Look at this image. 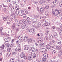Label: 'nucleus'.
I'll list each match as a JSON object with an SVG mask.
<instances>
[{"label":"nucleus","mask_w":62,"mask_h":62,"mask_svg":"<svg viewBox=\"0 0 62 62\" xmlns=\"http://www.w3.org/2000/svg\"><path fill=\"white\" fill-rule=\"evenodd\" d=\"M8 49H7V51H10V50H11V48H8Z\"/></svg>","instance_id":"obj_59"},{"label":"nucleus","mask_w":62,"mask_h":62,"mask_svg":"<svg viewBox=\"0 0 62 62\" xmlns=\"http://www.w3.org/2000/svg\"><path fill=\"white\" fill-rule=\"evenodd\" d=\"M23 21L24 22H25L26 23H27V22H28V20H27V19L26 18L25 19H24L23 20Z\"/></svg>","instance_id":"obj_51"},{"label":"nucleus","mask_w":62,"mask_h":62,"mask_svg":"<svg viewBox=\"0 0 62 62\" xmlns=\"http://www.w3.org/2000/svg\"><path fill=\"white\" fill-rule=\"evenodd\" d=\"M16 8H19V5L17 4H16L15 6Z\"/></svg>","instance_id":"obj_53"},{"label":"nucleus","mask_w":62,"mask_h":62,"mask_svg":"<svg viewBox=\"0 0 62 62\" xmlns=\"http://www.w3.org/2000/svg\"><path fill=\"white\" fill-rule=\"evenodd\" d=\"M49 8V6L48 5H46L45 6L44 8V9L45 8L46 9H47Z\"/></svg>","instance_id":"obj_19"},{"label":"nucleus","mask_w":62,"mask_h":62,"mask_svg":"<svg viewBox=\"0 0 62 62\" xmlns=\"http://www.w3.org/2000/svg\"><path fill=\"white\" fill-rule=\"evenodd\" d=\"M15 18H16V17L14 16H12V18L13 19V20H14V19H15Z\"/></svg>","instance_id":"obj_57"},{"label":"nucleus","mask_w":62,"mask_h":62,"mask_svg":"<svg viewBox=\"0 0 62 62\" xmlns=\"http://www.w3.org/2000/svg\"><path fill=\"white\" fill-rule=\"evenodd\" d=\"M8 37L7 38L4 39V41L6 42H8Z\"/></svg>","instance_id":"obj_24"},{"label":"nucleus","mask_w":62,"mask_h":62,"mask_svg":"<svg viewBox=\"0 0 62 62\" xmlns=\"http://www.w3.org/2000/svg\"><path fill=\"white\" fill-rule=\"evenodd\" d=\"M11 54V52L10 51H9L7 54V55L8 57H9Z\"/></svg>","instance_id":"obj_18"},{"label":"nucleus","mask_w":62,"mask_h":62,"mask_svg":"<svg viewBox=\"0 0 62 62\" xmlns=\"http://www.w3.org/2000/svg\"><path fill=\"white\" fill-rule=\"evenodd\" d=\"M61 23L59 22H58L57 23V24L58 25H60V24Z\"/></svg>","instance_id":"obj_58"},{"label":"nucleus","mask_w":62,"mask_h":62,"mask_svg":"<svg viewBox=\"0 0 62 62\" xmlns=\"http://www.w3.org/2000/svg\"><path fill=\"white\" fill-rule=\"evenodd\" d=\"M15 27H16V24L15 23H14L12 25V27L13 28H15Z\"/></svg>","instance_id":"obj_42"},{"label":"nucleus","mask_w":62,"mask_h":62,"mask_svg":"<svg viewBox=\"0 0 62 62\" xmlns=\"http://www.w3.org/2000/svg\"><path fill=\"white\" fill-rule=\"evenodd\" d=\"M35 50V48L33 47H32L30 48V51H34Z\"/></svg>","instance_id":"obj_20"},{"label":"nucleus","mask_w":62,"mask_h":62,"mask_svg":"<svg viewBox=\"0 0 62 62\" xmlns=\"http://www.w3.org/2000/svg\"><path fill=\"white\" fill-rule=\"evenodd\" d=\"M40 19H45V16H41L40 17Z\"/></svg>","instance_id":"obj_34"},{"label":"nucleus","mask_w":62,"mask_h":62,"mask_svg":"<svg viewBox=\"0 0 62 62\" xmlns=\"http://www.w3.org/2000/svg\"><path fill=\"white\" fill-rule=\"evenodd\" d=\"M52 54H55V50H53L52 51Z\"/></svg>","instance_id":"obj_43"},{"label":"nucleus","mask_w":62,"mask_h":62,"mask_svg":"<svg viewBox=\"0 0 62 62\" xmlns=\"http://www.w3.org/2000/svg\"><path fill=\"white\" fill-rule=\"evenodd\" d=\"M50 48H51V49H53V48H54V45L53 46H51V47H50Z\"/></svg>","instance_id":"obj_56"},{"label":"nucleus","mask_w":62,"mask_h":62,"mask_svg":"<svg viewBox=\"0 0 62 62\" xmlns=\"http://www.w3.org/2000/svg\"><path fill=\"white\" fill-rule=\"evenodd\" d=\"M59 40H57L56 42V43H57L58 44H61V42H59Z\"/></svg>","instance_id":"obj_33"},{"label":"nucleus","mask_w":62,"mask_h":62,"mask_svg":"<svg viewBox=\"0 0 62 62\" xmlns=\"http://www.w3.org/2000/svg\"><path fill=\"white\" fill-rule=\"evenodd\" d=\"M43 46V43H41L39 45V48H41Z\"/></svg>","instance_id":"obj_22"},{"label":"nucleus","mask_w":62,"mask_h":62,"mask_svg":"<svg viewBox=\"0 0 62 62\" xmlns=\"http://www.w3.org/2000/svg\"><path fill=\"white\" fill-rule=\"evenodd\" d=\"M33 26L35 28H36V29H38L39 27L38 25L34 26Z\"/></svg>","instance_id":"obj_45"},{"label":"nucleus","mask_w":62,"mask_h":62,"mask_svg":"<svg viewBox=\"0 0 62 62\" xmlns=\"http://www.w3.org/2000/svg\"><path fill=\"white\" fill-rule=\"evenodd\" d=\"M16 25H18V26H20V24H19V23H17L16 24Z\"/></svg>","instance_id":"obj_60"},{"label":"nucleus","mask_w":62,"mask_h":62,"mask_svg":"<svg viewBox=\"0 0 62 62\" xmlns=\"http://www.w3.org/2000/svg\"><path fill=\"white\" fill-rule=\"evenodd\" d=\"M12 35H17V33L15 32V31L14 30H11Z\"/></svg>","instance_id":"obj_10"},{"label":"nucleus","mask_w":62,"mask_h":62,"mask_svg":"<svg viewBox=\"0 0 62 62\" xmlns=\"http://www.w3.org/2000/svg\"><path fill=\"white\" fill-rule=\"evenodd\" d=\"M28 31L29 32H31V29H29L28 30Z\"/></svg>","instance_id":"obj_61"},{"label":"nucleus","mask_w":62,"mask_h":62,"mask_svg":"<svg viewBox=\"0 0 62 62\" xmlns=\"http://www.w3.org/2000/svg\"><path fill=\"white\" fill-rule=\"evenodd\" d=\"M44 8L43 7L41 8L40 9L39 13L40 14L42 13L43 12V11H44Z\"/></svg>","instance_id":"obj_5"},{"label":"nucleus","mask_w":62,"mask_h":62,"mask_svg":"<svg viewBox=\"0 0 62 62\" xmlns=\"http://www.w3.org/2000/svg\"><path fill=\"white\" fill-rule=\"evenodd\" d=\"M43 2V0H41L39 2V5H41V4H42Z\"/></svg>","instance_id":"obj_27"},{"label":"nucleus","mask_w":62,"mask_h":62,"mask_svg":"<svg viewBox=\"0 0 62 62\" xmlns=\"http://www.w3.org/2000/svg\"><path fill=\"white\" fill-rule=\"evenodd\" d=\"M42 52H43L44 53H46L47 51V50L46 49H45L44 48H42Z\"/></svg>","instance_id":"obj_17"},{"label":"nucleus","mask_w":62,"mask_h":62,"mask_svg":"<svg viewBox=\"0 0 62 62\" xmlns=\"http://www.w3.org/2000/svg\"><path fill=\"white\" fill-rule=\"evenodd\" d=\"M31 32L32 33H34L35 32V29L34 28H32L31 29Z\"/></svg>","instance_id":"obj_21"},{"label":"nucleus","mask_w":62,"mask_h":62,"mask_svg":"<svg viewBox=\"0 0 62 62\" xmlns=\"http://www.w3.org/2000/svg\"><path fill=\"white\" fill-rule=\"evenodd\" d=\"M3 28L1 27L0 28V33H2V30H3Z\"/></svg>","instance_id":"obj_50"},{"label":"nucleus","mask_w":62,"mask_h":62,"mask_svg":"<svg viewBox=\"0 0 62 62\" xmlns=\"http://www.w3.org/2000/svg\"><path fill=\"white\" fill-rule=\"evenodd\" d=\"M28 38V37L27 36H25L24 38V39H27V38Z\"/></svg>","instance_id":"obj_62"},{"label":"nucleus","mask_w":62,"mask_h":62,"mask_svg":"<svg viewBox=\"0 0 62 62\" xmlns=\"http://www.w3.org/2000/svg\"><path fill=\"white\" fill-rule=\"evenodd\" d=\"M32 58V57L30 56H28V60H31Z\"/></svg>","instance_id":"obj_23"},{"label":"nucleus","mask_w":62,"mask_h":62,"mask_svg":"<svg viewBox=\"0 0 62 62\" xmlns=\"http://www.w3.org/2000/svg\"><path fill=\"white\" fill-rule=\"evenodd\" d=\"M25 56V54L24 53H22L20 55V57H21V58H24Z\"/></svg>","instance_id":"obj_15"},{"label":"nucleus","mask_w":62,"mask_h":62,"mask_svg":"<svg viewBox=\"0 0 62 62\" xmlns=\"http://www.w3.org/2000/svg\"><path fill=\"white\" fill-rule=\"evenodd\" d=\"M37 11L39 13V8L38 7H37Z\"/></svg>","instance_id":"obj_55"},{"label":"nucleus","mask_w":62,"mask_h":62,"mask_svg":"<svg viewBox=\"0 0 62 62\" xmlns=\"http://www.w3.org/2000/svg\"><path fill=\"white\" fill-rule=\"evenodd\" d=\"M46 48L47 49H50V48H51V46L49 44L47 45L46 46Z\"/></svg>","instance_id":"obj_16"},{"label":"nucleus","mask_w":62,"mask_h":62,"mask_svg":"<svg viewBox=\"0 0 62 62\" xmlns=\"http://www.w3.org/2000/svg\"><path fill=\"white\" fill-rule=\"evenodd\" d=\"M28 23L30 25H33V24L32 23V22H31V21H29L28 22Z\"/></svg>","instance_id":"obj_25"},{"label":"nucleus","mask_w":62,"mask_h":62,"mask_svg":"<svg viewBox=\"0 0 62 62\" xmlns=\"http://www.w3.org/2000/svg\"><path fill=\"white\" fill-rule=\"evenodd\" d=\"M5 47V45H3L2 46H0V48L2 49H4V48Z\"/></svg>","instance_id":"obj_35"},{"label":"nucleus","mask_w":62,"mask_h":62,"mask_svg":"<svg viewBox=\"0 0 62 62\" xmlns=\"http://www.w3.org/2000/svg\"><path fill=\"white\" fill-rule=\"evenodd\" d=\"M55 42L54 41V40H53L52 41H51L49 42V44L50 45H54V43Z\"/></svg>","instance_id":"obj_9"},{"label":"nucleus","mask_w":62,"mask_h":62,"mask_svg":"<svg viewBox=\"0 0 62 62\" xmlns=\"http://www.w3.org/2000/svg\"><path fill=\"white\" fill-rule=\"evenodd\" d=\"M16 32H18V31H19V28H17L16 29Z\"/></svg>","instance_id":"obj_52"},{"label":"nucleus","mask_w":62,"mask_h":62,"mask_svg":"<svg viewBox=\"0 0 62 62\" xmlns=\"http://www.w3.org/2000/svg\"><path fill=\"white\" fill-rule=\"evenodd\" d=\"M56 29L58 31V32H59V31H61V30L59 28H56Z\"/></svg>","instance_id":"obj_37"},{"label":"nucleus","mask_w":62,"mask_h":62,"mask_svg":"<svg viewBox=\"0 0 62 62\" xmlns=\"http://www.w3.org/2000/svg\"><path fill=\"white\" fill-rule=\"evenodd\" d=\"M24 49L25 50H28L29 49V47L27 45H25L24 46Z\"/></svg>","instance_id":"obj_11"},{"label":"nucleus","mask_w":62,"mask_h":62,"mask_svg":"<svg viewBox=\"0 0 62 62\" xmlns=\"http://www.w3.org/2000/svg\"><path fill=\"white\" fill-rule=\"evenodd\" d=\"M52 13L53 14H54V9H52Z\"/></svg>","instance_id":"obj_54"},{"label":"nucleus","mask_w":62,"mask_h":62,"mask_svg":"<svg viewBox=\"0 0 62 62\" xmlns=\"http://www.w3.org/2000/svg\"><path fill=\"white\" fill-rule=\"evenodd\" d=\"M37 41L39 43H41L42 42V41L41 39H37Z\"/></svg>","instance_id":"obj_8"},{"label":"nucleus","mask_w":62,"mask_h":62,"mask_svg":"<svg viewBox=\"0 0 62 62\" xmlns=\"http://www.w3.org/2000/svg\"><path fill=\"white\" fill-rule=\"evenodd\" d=\"M43 23H44V24H45L46 23H47V22H46V21L45 20H44L42 21Z\"/></svg>","instance_id":"obj_47"},{"label":"nucleus","mask_w":62,"mask_h":62,"mask_svg":"<svg viewBox=\"0 0 62 62\" xmlns=\"http://www.w3.org/2000/svg\"><path fill=\"white\" fill-rule=\"evenodd\" d=\"M58 3V1L57 0H54L53 2V3L54 5H56V4H57Z\"/></svg>","instance_id":"obj_12"},{"label":"nucleus","mask_w":62,"mask_h":62,"mask_svg":"<svg viewBox=\"0 0 62 62\" xmlns=\"http://www.w3.org/2000/svg\"><path fill=\"white\" fill-rule=\"evenodd\" d=\"M57 34L55 32L53 34V36L54 37H56L57 36Z\"/></svg>","instance_id":"obj_39"},{"label":"nucleus","mask_w":62,"mask_h":62,"mask_svg":"<svg viewBox=\"0 0 62 62\" xmlns=\"http://www.w3.org/2000/svg\"><path fill=\"white\" fill-rule=\"evenodd\" d=\"M10 46L11 47H12L13 46V44H10Z\"/></svg>","instance_id":"obj_64"},{"label":"nucleus","mask_w":62,"mask_h":62,"mask_svg":"<svg viewBox=\"0 0 62 62\" xmlns=\"http://www.w3.org/2000/svg\"><path fill=\"white\" fill-rule=\"evenodd\" d=\"M39 37L41 38H43V35L42 34H41L39 35Z\"/></svg>","instance_id":"obj_30"},{"label":"nucleus","mask_w":62,"mask_h":62,"mask_svg":"<svg viewBox=\"0 0 62 62\" xmlns=\"http://www.w3.org/2000/svg\"><path fill=\"white\" fill-rule=\"evenodd\" d=\"M31 54L33 56V58H35L37 56V55L35 54V53L34 52V51H32L31 53Z\"/></svg>","instance_id":"obj_4"},{"label":"nucleus","mask_w":62,"mask_h":62,"mask_svg":"<svg viewBox=\"0 0 62 62\" xmlns=\"http://www.w3.org/2000/svg\"><path fill=\"white\" fill-rule=\"evenodd\" d=\"M19 23L20 25H22L23 23V21L22 20H20L19 21Z\"/></svg>","instance_id":"obj_31"},{"label":"nucleus","mask_w":62,"mask_h":62,"mask_svg":"<svg viewBox=\"0 0 62 62\" xmlns=\"http://www.w3.org/2000/svg\"><path fill=\"white\" fill-rule=\"evenodd\" d=\"M59 6L61 7H62V2H61L59 3Z\"/></svg>","instance_id":"obj_32"},{"label":"nucleus","mask_w":62,"mask_h":62,"mask_svg":"<svg viewBox=\"0 0 62 62\" xmlns=\"http://www.w3.org/2000/svg\"><path fill=\"white\" fill-rule=\"evenodd\" d=\"M33 19V21H32V25H35L36 24V23L37 22V20L36 19Z\"/></svg>","instance_id":"obj_6"},{"label":"nucleus","mask_w":62,"mask_h":62,"mask_svg":"<svg viewBox=\"0 0 62 62\" xmlns=\"http://www.w3.org/2000/svg\"><path fill=\"white\" fill-rule=\"evenodd\" d=\"M26 19H27V20L28 21H30V18L28 17H26Z\"/></svg>","instance_id":"obj_44"},{"label":"nucleus","mask_w":62,"mask_h":62,"mask_svg":"<svg viewBox=\"0 0 62 62\" xmlns=\"http://www.w3.org/2000/svg\"><path fill=\"white\" fill-rule=\"evenodd\" d=\"M56 48L58 49V50L61 49V47L60 46H57V47H56Z\"/></svg>","instance_id":"obj_41"},{"label":"nucleus","mask_w":62,"mask_h":62,"mask_svg":"<svg viewBox=\"0 0 62 62\" xmlns=\"http://www.w3.org/2000/svg\"><path fill=\"white\" fill-rule=\"evenodd\" d=\"M45 34L46 35H49V33H48V32L46 31V32Z\"/></svg>","instance_id":"obj_63"},{"label":"nucleus","mask_w":62,"mask_h":62,"mask_svg":"<svg viewBox=\"0 0 62 62\" xmlns=\"http://www.w3.org/2000/svg\"><path fill=\"white\" fill-rule=\"evenodd\" d=\"M60 10H57V9H56L55 11L54 12V14L55 16L57 15H58V14H61V13L60 14Z\"/></svg>","instance_id":"obj_2"},{"label":"nucleus","mask_w":62,"mask_h":62,"mask_svg":"<svg viewBox=\"0 0 62 62\" xmlns=\"http://www.w3.org/2000/svg\"><path fill=\"white\" fill-rule=\"evenodd\" d=\"M14 59L11 58L10 60V62H14Z\"/></svg>","instance_id":"obj_38"},{"label":"nucleus","mask_w":62,"mask_h":62,"mask_svg":"<svg viewBox=\"0 0 62 62\" xmlns=\"http://www.w3.org/2000/svg\"><path fill=\"white\" fill-rule=\"evenodd\" d=\"M49 39H48V36H45V37L44 40H45L47 41V42L48 40Z\"/></svg>","instance_id":"obj_13"},{"label":"nucleus","mask_w":62,"mask_h":62,"mask_svg":"<svg viewBox=\"0 0 62 62\" xmlns=\"http://www.w3.org/2000/svg\"><path fill=\"white\" fill-rule=\"evenodd\" d=\"M45 15H47V16H48V15H49V13L48 12H45Z\"/></svg>","instance_id":"obj_28"},{"label":"nucleus","mask_w":62,"mask_h":62,"mask_svg":"<svg viewBox=\"0 0 62 62\" xmlns=\"http://www.w3.org/2000/svg\"><path fill=\"white\" fill-rule=\"evenodd\" d=\"M26 24L25 23H24L23 24H22L21 26V28L22 29H24L25 28V26H26Z\"/></svg>","instance_id":"obj_7"},{"label":"nucleus","mask_w":62,"mask_h":62,"mask_svg":"<svg viewBox=\"0 0 62 62\" xmlns=\"http://www.w3.org/2000/svg\"><path fill=\"white\" fill-rule=\"evenodd\" d=\"M49 39L51 40L53 38V35L52 34H50L49 35Z\"/></svg>","instance_id":"obj_14"},{"label":"nucleus","mask_w":62,"mask_h":62,"mask_svg":"<svg viewBox=\"0 0 62 62\" xmlns=\"http://www.w3.org/2000/svg\"><path fill=\"white\" fill-rule=\"evenodd\" d=\"M2 5H3V6L4 8H8V6L7 5H4V3H2Z\"/></svg>","instance_id":"obj_36"},{"label":"nucleus","mask_w":62,"mask_h":62,"mask_svg":"<svg viewBox=\"0 0 62 62\" xmlns=\"http://www.w3.org/2000/svg\"><path fill=\"white\" fill-rule=\"evenodd\" d=\"M45 24H46V26H49V25H50V23H49L47 22H46V23Z\"/></svg>","instance_id":"obj_46"},{"label":"nucleus","mask_w":62,"mask_h":62,"mask_svg":"<svg viewBox=\"0 0 62 62\" xmlns=\"http://www.w3.org/2000/svg\"><path fill=\"white\" fill-rule=\"evenodd\" d=\"M14 15L15 16H18V13H17V11H16L15 13L14 14Z\"/></svg>","instance_id":"obj_26"},{"label":"nucleus","mask_w":62,"mask_h":62,"mask_svg":"<svg viewBox=\"0 0 62 62\" xmlns=\"http://www.w3.org/2000/svg\"><path fill=\"white\" fill-rule=\"evenodd\" d=\"M18 39L20 40H23V37L21 36H19L18 37Z\"/></svg>","instance_id":"obj_29"},{"label":"nucleus","mask_w":62,"mask_h":62,"mask_svg":"<svg viewBox=\"0 0 62 62\" xmlns=\"http://www.w3.org/2000/svg\"><path fill=\"white\" fill-rule=\"evenodd\" d=\"M18 13L19 16H22L27 14L28 13V11L25 9L23 10L19 11Z\"/></svg>","instance_id":"obj_1"},{"label":"nucleus","mask_w":62,"mask_h":62,"mask_svg":"<svg viewBox=\"0 0 62 62\" xmlns=\"http://www.w3.org/2000/svg\"><path fill=\"white\" fill-rule=\"evenodd\" d=\"M32 42V39H29V42H30V43H31V42Z\"/></svg>","instance_id":"obj_40"},{"label":"nucleus","mask_w":62,"mask_h":62,"mask_svg":"<svg viewBox=\"0 0 62 62\" xmlns=\"http://www.w3.org/2000/svg\"><path fill=\"white\" fill-rule=\"evenodd\" d=\"M12 54L14 55H16L17 54V52H12Z\"/></svg>","instance_id":"obj_49"},{"label":"nucleus","mask_w":62,"mask_h":62,"mask_svg":"<svg viewBox=\"0 0 62 62\" xmlns=\"http://www.w3.org/2000/svg\"><path fill=\"white\" fill-rule=\"evenodd\" d=\"M43 57L44 58L43 59V60H46V59L48 57V54L46 53L44 54L43 55Z\"/></svg>","instance_id":"obj_3"},{"label":"nucleus","mask_w":62,"mask_h":62,"mask_svg":"<svg viewBox=\"0 0 62 62\" xmlns=\"http://www.w3.org/2000/svg\"><path fill=\"white\" fill-rule=\"evenodd\" d=\"M3 19L4 21H6V20H7V16L5 17H3Z\"/></svg>","instance_id":"obj_48"}]
</instances>
